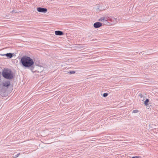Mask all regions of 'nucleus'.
<instances>
[{
	"label": "nucleus",
	"instance_id": "obj_1",
	"mask_svg": "<svg viewBox=\"0 0 158 158\" xmlns=\"http://www.w3.org/2000/svg\"><path fill=\"white\" fill-rule=\"evenodd\" d=\"M22 65L25 67H29L34 64L32 59L30 57L26 56H23L20 60Z\"/></svg>",
	"mask_w": 158,
	"mask_h": 158
},
{
	"label": "nucleus",
	"instance_id": "obj_2",
	"mask_svg": "<svg viewBox=\"0 0 158 158\" xmlns=\"http://www.w3.org/2000/svg\"><path fill=\"white\" fill-rule=\"evenodd\" d=\"M2 74L3 77L7 79H11L13 77L12 75L11 74L10 71L8 70L3 71Z\"/></svg>",
	"mask_w": 158,
	"mask_h": 158
},
{
	"label": "nucleus",
	"instance_id": "obj_3",
	"mask_svg": "<svg viewBox=\"0 0 158 158\" xmlns=\"http://www.w3.org/2000/svg\"><path fill=\"white\" fill-rule=\"evenodd\" d=\"M108 20V17H102L98 19V21L102 22L105 25L109 23Z\"/></svg>",
	"mask_w": 158,
	"mask_h": 158
},
{
	"label": "nucleus",
	"instance_id": "obj_4",
	"mask_svg": "<svg viewBox=\"0 0 158 158\" xmlns=\"http://www.w3.org/2000/svg\"><path fill=\"white\" fill-rule=\"evenodd\" d=\"M108 20L110 21L113 24H115L119 21V19H117L111 16L108 17Z\"/></svg>",
	"mask_w": 158,
	"mask_h": 158
},
{
	"label": "nucleus",
	"instance_id": "obj_5",
	"mask_svg": "<svg viewBox=\"0 0 158 158\" xmlns=\"http://www.w3.org/2000/svg\"><path fill=\"white\" fill-rule=\"evenodd\" d=\"M37 10L39 12H42L44 13H46L47 11V9L41 7H37Z\"/></svg>",
	"mask_w": 158,
	"mask_h": 158
},
{
	"label": "nucleus",
	"instance_id": "obj_6",
	"mask_svg": "<svg viewBox=\"0 0 158 158\" xmlns=\"http://www.w3.org/2000/svg\"><path fill=\"white\" fill-rule=\"evenodd\" d=\"M102 25V24L99 22H97L95 23L94 24V26L95 28H98L100 27Z\"/></svg>",
	"mask_w": 158,
	"mask_h": 158
},
{
	"label": "nucleus",
	"instance_id": "obj_7",
	"mask_svg": "<svg viewBox=\"0 0 158 158\" xmlns=\"http://www.w3.org/2000/svg\"><path fill=\"white\" fill-rule=\"evenodd\" d=\"M3 85L6 87H8L10 85V81H7L3 83Z\"/></svg>",
	"mask_w": 158,
	"mask_h": 158
},
{
	"label": "nucleus",
	"instance_id": "obj_8",
	"mask_svg": "<svg viewBox=\"0 0 158 158\" xmlns=\"http://www.w3.org/2000/svg\"><path fill=\"white\" fill-rule=\"evenodd\" d=\"M55 33L56 35H62L64 34V33L60 31H56L55 32Z\"/></svg>",
	"mask_w": 158,
	"mask_h": 158
},
{
	"label": "nucleus",
	"instance_id": "obj_9",
	"mask_svg": "<svg viewBox=\"0 0 158 158\" xmlns=\"http://www.w3.org/2000/svg\"><path fill=\"white\" fill-rule=\"evenodd\" d=\"M13 55V54L11 53H7L6 54V56L9 58H11L12 57Z\"/></svg>",
	"mask_w": 158,
	"mask_h": 158
},
{
	"label": "nucleus",
	"instance_id": "obj_10",
	"mask_svg": "<svg viewBox=\"0 0 158 158\" xmlns=\"http://www.w3.org/2000/svg\"><path fill=\"white\" fill-rule=\"evenodd\" d=\"M140 100L143 101L145 99V97L143 96V95L140 94Z\"/></svg>",
	"mask_w": 158,
	"mask_h": 158
},
{
	"label": "nucleus",
	"instance_id": "obj_11",
	"mask_svg": "<svg viewBox=\"0 0 158 158\" xmlns=\"http://www.w3.org/2000/svg\"><path fill=\"white\" fill-rule=\"evenodd\" d=\"M149 102V100L148 99H147L146 101L144 102V104L147 106L148 105V103Z\"/></svg>",
	"mask_w": 158,
	"mask_h": 158
},
{
	"label": "nucleus",
	"instance_id": "obj_12",
	"mask_svg": "<svg viewBox=\"0 0 158 158\" xmlns=\"http://www.w3.org/2000/svg\"><path fill=\"white\" fill-rule=\"evenodd\" d=\"M75 73V71H70L69 72V74H73Z\"/></svg>",
	"mask_w": 158,
	"mask_h": 158
},
{
	"label": "nucleus",
	"instance_id": "obj_13",
	"mask_svg": "<svg viewBox=\"0 0 158 158\" xmlns=\"http://www.w3.org/2000/svg\"><path fill=\"white\" fill-rule=\"evenodd\" d=\"M107 95H108V94L106 93H104L103 94V97H107Z\"/></svg>",
	"mask_w": 158,
	"mask_h": 158
},
{
	"label": "nucleus",
	"instance_id": "obj_14",
	"mask_svg": "<svg viewBox=\"0 0 158 158\" xmlns=\"http://www.w3.org/2000/svg\"><path fill=\"white\" fill-rule=\"evenodd\" d=\"M19 155H20V153H19L17 154V155H15L14 157V158H17V157H18L19 156Z\"/></svg>",
	"mask_w": 158,
	"mask_h": 158
},
{
	"label": "nucleus",
	"instance_id": "obj_15",
	"mask_svg": "<svg viewBox=\"0 0 158 158\" xmlns=\"http://www.w3.org/2000/svg\"><path fill=\"white\" fill-rule=\"evenodd\" d=\"M138 111V110H133V113H137Z\"/></svg>",
	"mask_w": 158,
	"mask_h": 158
},
{
	"label": "nucleus",
	"instance_id": "obj_16",
	"mask_svg": "<svg viewBox=\"0 0 158 158\" xmlns=\"http://www.w3.org/2000/svg\"><path fill=\"white\" fill-rule=\"evenodd\" d=\"M30 69L31 70V71L32 72H34L33 70V69H34V68L32 66H30Z\"/></svg>",
	"mask_w": 158,
	"mask_h": 158
},
{
	"label": "nucleus",
	"instance_id": "obj_17",
	"mask_svg": "<svg viewBox=\"0 0 158 158\" xmlns=\"http://www.w3.org/2000/svg\"><path fill=\"white\" fill-rule=\"evenodd\" d=\"M140 157L139 156H135L134 157H132V158H139Z\"/></svg>",
	"mask_w": 158,
	"mask_h": 158
},
{
	"label": "nucleus",
	"instance_id": "obj_18",
	"mask_svg": "<svg viewBox=\"0 0 158 158\" xmlns=\"http://www.w3.org/2000/svg\"><path fill=\"white\" fill-rule=\"evenodd\" d=\"M2 55L3 56H6V54H2Z\"/></svg>",
	"mask_w": 158,
	"mask_h": 158
},
{
	"label": "nucleus",
	"instance_id": "obj_19",
	"mask_svg": "<svg viewBox=\"0 0 158 158\" xmlns=\"http://www.w3.org/2000/svg\"><path fill=\"white\" fill-rule=\"evenodd\" d=\"M13 11H12L11 12L12 13L13 12Z\"/></svg>",
	"mask_w": 158,
	"mask_h": 158
}]
</instances>
